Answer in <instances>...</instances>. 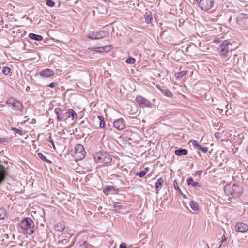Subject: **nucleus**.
I'll use <instances>...</instances> for the list:
<instances>
[{
	"mask_svg": "<svg viewBox=\"0 0 248 248\" xmlns=\"http://www.w3.org/2000/svg\"><path fill=\"white\" fill-rule=\"evenodd\" d=\"M6 104L8 105H11L12 107L15 108L17 110L22 111L23 105L20 101L14 100V98L8 99L6 102Z\"/></svg>",
	"mask_w": 248,
	"mask_h": 248,
	"instance_id": "nucleus-8",
	"label": "nucleus"
},
{
	"mask_svg": "<svg viewBox=\"0 0 248 248\" xmlns=\"http://www.w3.org/2000/svg\"><path fill=\"white\" fill-rule=\"evenodd\" d=\"M4 164H5V165H7V162H4Z\"/></svg>",
	"mask_w": 248,
	"mask_h": 248,
	"instance_id": "nucleus-52",
	"label": "nucleus"
},
{
	"mask_svg": "<svg viewBox=\"0 0 248 248\" xmlns=\"http://www.w3.org/2000/svg\"><path fill=\"white\" fill-rule=\"evenodd\" d=\"M29 38L31 40L40 41L43 39L42 35H38L33 33H30L28 35Z\"/></svg>",
	"mask_w": 248,
	"mask_h": 248,
	"instance_id": "nucleus-19",
	"label": "nucleus"
},
{
	"mask_svg": "<svg viewBox=\"0 0 248 248\" xmlns=\"http://www.w3.org/2000/svg\"><path fill=\"white\" fill-rule=\"evenodd\" d=\"M90 122L88 120L82 121L79 124L80 128H81L83 131H84L86 129H90Z\"/></svg>",
	"mask_w": 248,
	"mask_h": 248,
	"instance_id": "nucleus-21",
	"label": "nucleus"
},
{
	"mask_svg": "<svg viewBox=\"0 0 248 248\" xmlns=\"http://www.w3.org/2000/svg\"><path fill=\"white\" fill-rule=\"evenodd\" d=\"M166 32V31H164L163 32H161L160 34V36L161 37H162L163 36H165V33Z\"/></svg>",
	"mask_w": 248,
	"mask_h": 248,
	"instance_id": "nucleus-47",
	"label": "nucleus"
},
{
	"mask_svg": "<svg viewBox=\"0 0 248 248\" xmlns=\"http://www.w3.org/2000/svg\"><path fill=\"white\" fill-rule=\"evenodd\" d=\"M219 135V133L218 132H216L215 134V136L216 137H217V136H218Z\"/></svg>",
	"mask_w": 248,
	"mask_h": 248,
	"instance_id": "nucleus-50",
	"label": "nucleus"
},
{
	"mask_svg": "<svg viewBox=\"0 0 248 248\" xmlns=\"http://www.w3.org/2000/svg\"><path fill=\"white\" fill-rule=\"evenodd\" d=\"M113 206L117 210H122L123 209V206L120 205V203L117 202H113Z\"/></svg>",
	"mask_w": 248,
	"mask_h": 248,
	"instance_id": "nucleus-38",
	"label": "nucleus"
},
{
	"mask_svg": "<svg viewBox=\"0 0 248 248\" xmlns=\"http://www.w3.org/2000/svg\"><path fill=\"white\" fill-rule=\"evenodd\" d=\"M114 127L119 130H122L125 127L124 120L119 118L113 122Z\"/></svg>",
	"mask_w": 248,
	"mask_h": 248,
	"instance_id": "nucleus-10",
	"label": "nucleus"
},
{
	"mask_svg": "<svg viewBox=\"0 0 248 248\" xmlns=\"http://www.w3.org/2000/svg\"><path fill=\"white\" fill-rule=\"evenodd\" d=\"M6 215V211L2 208H0V219H4Z\"/></svg>",
	"mask_w": 248,
	"mask_h": 248,
	"instance_id": "nucleus-33",
	"label": "nucleus"
},
{
	"mask_svg": "<svg viewBox=\"0 0 248 248\" xmlns=\"http://www.w3.org/2000/svg\"><path fill=\"white\" fill-rule=\"evenodd\" d=\"M149 171V168L148 167H146L144 169L141 170L140 172H137L136 173V176H138L139 177H144Z\"/></svg>",
	"mask_w": 248,
	"mask_h": 248,
	"instance_id": "nucleus-27",
	"label": "nucleus"
},
{
	"mask_svg": "<svg viewBox=\"0 0 248 248\" xmlns=\"http://www.w3.org/2000/svg\"><path fill=\"white\" fill-rule=\"evenodd\" d=\"M111 46H104L100 47L98 48H96L97 49L96 51L99 52H108L110 50Z\"/></svg>",
	"mask_w": 248,
	"mask_h": 248,
	"instance_id": "nucleus-23",
	"label": "nucleus"
},
{
	"mask_svg": "<svg viewBox=\"0 0 248 248\" xmlns=\"http://www.w3.org/2000/svg\"><path fill=\"white\" fill-rule=\"evenodd\" d=\"M224 191L227 196H232L233 197L234 190L232 185H227L224 187Z\"/></svg>",
	"mask_w": 248,
	"mask_h": 248,
	"instance_id": "nucleus-15",
	"label": "nucleus"
},
{
	"mask_svg": "<svg viewBox=\"0 0 248 248\" xmlns=\"http://www.w3.org/2000/svg\"><path fill=\"white\" fill-rule=\"evenodd\" d=\"M164 180L162 178H159L155 185V188L156 191V193H158V191L162 188Z\"/></svg>",
	"mask_w": 248,
	"mask_h": 248,
	"instance_id": "nucleus-17",
	"label": "nucleus"
},
{
	"mask_svg": "<svg viewBox=\"0 0 248 248\" xmlns=\"http://www.w3.org/2000/svg\"><path fill=\"white\" fill-rule=\"evenodd\" d=\"M242 17H240L239 18L241 19V20L243 22L245 23L246 22H248V16H246L245 14H242Z\"/></svg>",
	"mask_w": 248,
	"mask_h": 248,
	"instance_id": "nucleus-41",
	"label": "nucleus"
},
{
	"mask_svg": "<svg viewBox=\"0 0 248 248\" xmlns=\"http://www.w3.org/2000/svg\"><path fill=\"white\" fill-rule=\"evenodd\" d=\"M136 60L133 57H129L126 60V63L127 64H132L135 62Z\"/></svg>",
	"mask_w": 248,
	"mask_h": 248,
	"instance_id": "nucleus-34",
	"label": "nucleus"
},
{
	"mask_svg": "<svg viewBox=\"0 0 248 248\" xmlns=\"http://www.w3.org/2000/svg\"><path fill=\"white\" fill-rule=\"evenodd\" d=\"M98 119L100 121L99 123V127L100 128H105V122L104 120V118L103 116L101 115H98L97 116Z\"/></svg>",
	"mask_w": 248,
	"mask_h": 248,
	"instance_id": "nucleus-29",
	"label": "nucleus"
},
{
	"mask_svg": "<svg viewBox=\"0 0 248 248\" xmlns=\"http://www.w3.org/2000/svg\"><path fill=\"white\" fill-rule=\"evenodd\" d=\"M202 170H198L196 173H195V175H197V176H200L202 173Z\"/></svg>",
	"mask_w": 248,
	"mask_h": 248,
	"instance_id": "nucleus-45",
	"label": "nucleus"
},
{
	"mask_svg": "<svg viewBox=\"0 0 248 248\" xmlns=\"http://www.w3.org/2000/svg\"><path fill=\"white\" fill-rule=\"evenodd\" d=\"M221 244H222V243H221L220 245H219V246L218 247V248H220L221 247Z\"/></svg>",
	"mask_w": 248,
	"mask_h": 248,
	"instance_id": "nucleus-53",
	"label": "nucleus"
},
{
	"mask_svg": "<svg viewBox=\"0 0 248 248\" xmlns=\"http://www.w3.org/2000/svg\"><path fill=\"white\" fill-rule=\"evenodd\" d=\"M173 185H174V189L177 191H178L180 193V194L182 195V197L184 199H186L187 198V197L186 195H185L184 193H183V192L181 191V189L178 187V184L177 183L176 180L174 181Z\"/></svg>",
	"mask_w": 248,
	"mask_h": 248,
	"instance_id": "nucleus-24",
	"label": "nucleus"
},
{
	"mask_svg": "<svg viewBox=\"0 0 248 248\" xmlns=\"http://www.w3.org/2000/svg\"><path fill=\"white\" fill-rule=\"evenodd\" d=\"M228 40H225L219 45V47L217 48V52L224 58L226 57L228 54Z\"/></svg>",
	"mask_w": 248,
	"mask_h": 248,
	"instance_id": "nucleus-5",
	"label": "nucleus"
},
{
	"mask_svg": "<svg viewBox=\"0 0 248 248\" xmlns=\"http://www.w3.org/2000/svg\"><path fill=\"white\" fill-rule=\"evenodd\" d=\"M109 35V32L108 31L102 30L96 32H93L92 34H88L87 38L92 40H98L103 38Z\"/></svg>",
	"mask_w": 248,
	"mask_h": 248,
	"instance_id": "nucleus-4",
	"label": "nucleus"
},
{
	"mask_svg": "<svg viewBox=\"0 0 248 248\" xmlns=\"http://www.w3.org/2000/svg\"><path fill=\"white\" fill-rule=\"evenodd\" d=\"M86 152L84 146L80 144H77L75 147L74 156L76 159L81 160L85 157Z\"/></svg>",
	"mask_w": 248,
	"mask_h": 248,
	"instance_id": "nucleus-3",
	"label": "nucleus"
},
{
	"mask_svg": "<svg viewBox=\"0 0 248 248\" xmlns=\"http://www.w3.org/2000/svg\"><path fill=\"white\" fill-rule=\"evenodd\" d=\"M93 158L96 163L109 164L112 161L111 156L106 152H98L93 155Z\"/></svg>",
	"mask_w": 248,
	"mask_h": 248,
	"instance_id": "nucleus-2",
	"label": "nucleus"
},
{
	"mask_svg": "<svg viewBox=\"0 0 248 248\" xmlns=\"http://www.w3.org/2000/svg\"><path fill=\"white\" fill-rule=\"evenodd\" d=\"M135 100L141 108L152 107V104L150 101L141 95H138L136 97Z\"/></svg>",
	"mask_w": 248,
	"mask_h": 248,
	"instance_id": "nucleus-6",
	"label": "nucleus"
},
{
	"mask_svg": "<svg viewBox=\"0 0 248 248\" xmlns=\"http://www.w3.org/2000/svg\"><path fill=\"white\" fill-rule=\"evenodd\" d=\"M8 141L7 138H0V144H3Z\"/></svg>",
	"mask_w": 248,
	"mask_h": 248,
	"instance_id": "nucleus-43",
	"label": "nucleus"
},
{
	"mask_svg": "<svg viewBox=\"0 0 248 248\" xmlns=\"http://www.w3.org/2000/svg\"><path fill=\"white\" fill-rule=\"evenodd\" d=\"M30 87H29V86H28V87H27V88H26V91L27 92H28V91L30 90Z\"/></svg>",
	"mask_w": 248,
	"mask_h": 248,
	"instance_id": "nucleus-49",
	"label": "nucleus"
},
{
	"mask_svg": "<svg viewBox=\"0 0 248 248\" xmlns=\"http://www.w3.org/2000/svg\"><path fill=\"white\" fill-rule=\"evenodd\" d=\"M11 68L7 66H4L2 69V73L5 75H7L10 72Z\"/></svg>",
	"mask_w": 248,
	"mask_h": 248,
	"instance_id": "nucleus-32",
	"label": "nucleus"
},
{
	"mask_svg": "<svg viewBox=\"0 0 248 248\" xmlns=\"http://www.w3.org/2000/svg\"><path fill=\"white\" fill-rule=\"evenodd\" d=\"M112 190L118 192L119 189L118 188L116 189L113 186L106 185L103 189V193L105 194V195L107 196L109 194V192Z\"/></svg>",
	"mask_w": 248,
	"mask_h": 248,
	"instance_id": "nucleus-16",
	"label": "nucleus"
},
{
	"mask_svg": "<svg viewBox=\"0 0 248 248\" xmlns=\"http://www.w3.org/2000/svg\"><path fill=\"white\" fill-rule=\"evenodd\" d=\"M46 4L50 7H52L55 5V2L51 0H46Z\"/></svg>",
	"mask_w": 248,
	"mask_h": 248,
	"instance_id": "nucleus-39",
	"label": "nucleus"
},
{
	"mask_svg": "<svg viewBox=\"0 0 248 248\" xmlns=\"http://www.w3.org/2000/svg\"><path fill=\"white\" fill-rule=\"evenodd\" d=\"M192 143L193 147L196 149H198V148L199 147L200 145L196 140H191L189 142V143Z\"/></svg>",
	"mask_w": 248,
	"mask_h": 248,
	"instance_id": "nucleus-35",
	"label": "nucleus"
},
{
	"mask_svg": "<svg viewBox=\"0 0 248 248\" xmlns=\"http://www.w3.org/2000/svg\"><path fill=\"white\" fill-rule=\"evenodd\" d=\"M188 71H182L176 73L175 74V76L176 79H180L183 76L187 75Z\"/></svg>",
	"mask_w": 248,
	"mask_h": 248,
	"instance_id": "nucleus-28",
	"label": "nucleus"
},
{
	"mask_svg": "<svg viewBox=\"0 0 248 248\" xmlns=\"http://www.w3.org/2000/svg\"><path fill=\"white\" fill-rule=\"evenodd\" d=\"M58 85V84L57 82H52L50 84L47 85L46 87H49L51 88H55Z\"/></svg>",
	"mask_w": 248,
	"mask_h": 248,
	"instance_id": "nucleus-42",
	"label": "nucleus"
},
{
	"mask_svg": "<svg viewBox=\"0 0 248 248\" xmlns=\"http://www.w3.org/2000/svg\"><path fill=\"white\" fill-rule=\"evenodd\" d=\"M207 246L208 248H209V247L208 244H207Z\"/></svg>",
	"mask_w": 248,
	"mask_h": 248,
	"instance_id": "nucleus-55",
	"label": "nucleus"
},
{
	"mask_svg": "<svg viewBox=\"0 0 248 248\" xmlns=\"http://www.w3.org/2000/svg\"><path fill=\"white\" fill-rule=\"evenodd\" d=\"M161 93L165 96L168 97H171L173 96V94L168 89L164 88L163 89L161 90Z\"/></svg>",
	"mask_w": 248,
	"mask_h": 248,
	"instance_id": "nucleus-26",
	"label": "nucleus"
},
{
	"mask_svg": "<svg viewBox=\"0 0 248 248\" xmlns=\"http://www.w3.org/2000/svg\"><path fill=\"white\" fill-rule=\"evenodd\" d=\"M145 22L147 24H150L151 23L153 18L152 16V13L151 11H148L145 13V14L144 15Z\"/></svg>",
	"mask_w": 248,
	"mask_h": 248,
	"instance_id": "nucleus-22",
	"label": "nucleus"
},
{
	"mask_svg": "<svg viewBox=\"0 0 248 248\" xmlns=\"http://www.w3.org/2000/svg\"><path fill=\"white\" fill-rule=\"evenodd\" d=\"M11 130L16 133H17L19 135H23V132L22 130L16 128V127H12Z\"/></svg>",
	"mask_w": 248,
	"mask_h": 248,
	"instance_id": "nucleus-37",
	"label": "nucleus"
},
{
	"mask_svg": "<svg viewBox=\"0 0 248 248\" xmlns=\"http://www.w3.org/2000/svg\"><path fill=\"white\" fill-rule=\"evenodd\" d=\"M189 206L194 211H198L199 210L198 204L194 201H191L190 202Z\"/></svg>",
	"mask_w": 248,
	"mask_h": 248,
	"instance_id": "nucleus-25",
	"label": "nucleus"
},
{
	"mask_svg": "<svg viewBox=\"0 0 248 248\" xmlns=\"http://www.w3.org/2000/svg\"><path fill=\"white\" fill-rule=\"evenodd\" d=\"M101 209H102V207H99L98 210H100Z\"/></svg>",
	"mask_w": 248,
	"mask_h": 248,
	"instance_id": "nucleus-54",
	"label": "nucleus"
},
{
	"mask_svg": "<svg viewBox=\"0 0 248 248\" xmlns=\"http://www.w3.org/2000/svg\"><path fill=\"white\" fill-rule=\"evenodd\" d=\"M67 113L68 114V118L71 117L73 120L78 118V114L73 109H67Z\"/></svg>",
	"mask_w": 248,
	"mask_h": 248,
	"instance_id": "nucleus-20",
	"label": "nucleus"
},
{
	"mask_svg": "<svg viewBox=\"0 0 248 248\" xmlns=\"http://www.w3.org/2000/svg\"><path fill=\"white\" fill-rule=\"evenodd\" d=\"M186 181L188 186H191L192 187L198 189L202 186L199 183L194 181L193 178L191 177H188Z\"/></svg>",
	"mask_w": 248,
	"mask_h": 248,
	"instance_id": "nucleus-14",
	"label": "nucleus"
},
{
	"mask_svg": "<svg viewBox=\"0 0 248 248\" xmlns=\"http://www.w3.org/2000/svg\"><path fill=\"white\" fill-rule=\"evenodd\" d=\"M48 142H49V143H50L52 146H53V147H55V144H54V142L53 141V139H52L51 137H50L48 139Z\"/></svg>",
	"mask_w": 248,
	"mask_h": 248,
	"instance_id": "nucleus-44",
	"label": "nucleus"
},
{
	"mask_svg": "<svg viewBox=\"0 0 248 248\" xmlns=\"http://www.w3.org/2000/svg\"><path fill=\"white\" fill-rule=\"evenodd\" d=\"M55 229L57 231L62 232L64 230V227H63V225L60 223L58 224L55 226Z\"/></svg>",
	"mask_w": 248,
	"mask_h": 248,
	"instance_id": "nucleus-36",
	"label": "nucleus"
},
{
	"mask_svg": "<svg viewBox=\"0 0 248 248\" xmlns=\"http://www.w3.org/2000/svg\"><path fill=\"white\" fill-rule=\"evenodd\" d=\"M235 230L237 232H244L248 230V226L244 223L238 222L235 225Z\"/></svg>",
	"mask_w": 248,
	"mask_h": 248,
	"instance_id": "nucleus-12",
	"label": "nucleus"
},
{
	"mask_svg": "<svg viewBox=\"0 0 248 248\" xmlns=\"http://www.w3.org/2000/svg\"><path fill=\"white\" fill-rule=\"evenodd\" d=\"M246 151H247V154L248 155V146L247 147Z\"/></svg>",
	"mask_w": 248,
	"mask_h": 248,
	"instance_id": "nucleus-51",
	"label": "nucleus"
},
{
	"mask_svg": "<svg viewBox=\"0 0 248 248\" xmlns=\"http://www.w3.org/2000/svg\"><path fill=\"white\" fill-rule=\"evenodd\" d=\"M174 153L177 156L185 155H187L188 150L186 149L179 148L175 151Z\"/></svg>",
	"mask_w": 248,
	"mask_h": 248,
	"instance_id": "nucleus-18",
	"label": "nucleus"
},
{
	"mask_svg": "<svg viewBox=\"0 0 248 248\" xmlns=\"http://www.w3.org/2000/svg\"><path fill=\"white\" fill-rule=\"evenodd\" d=\"M156 87L161 92V90H162L163 88H161L160 85H156Z\"/></svg>",
	"mask_w": 248,
	"mask_h": 248,
	"instance_id": "nucleus-48",
	"label": "nucleus"
},
{
	"mask_svg": "<svg viewBox=\"0 0 248 248\" xmlns=\"http://www.w3.org/2000/svg\"><path fill=\"white\" fill-rule=\"evenodd\" d=\"M8 165L7 167H5L4 165L0 164V185L4 181L6 177L8 175Z\"/></svg>",
	"mask_w": 248,
	"mask_h": 248,
	"instance_id": "nucleus-9",
	"label": "nucleus"
},
{
	"mask_svg": "<svg viewBox=\"0 0 248 248\" xmlns=\"http://www.w3.org/2000/svg\"><path fill=\"white\" fill-rule=\"evenodd\" d=\"M74 248H87L84 242H78L76 244Z\"/></svg>",
	"mask_w": 248,
	"mask_h": 248,
	"instance_id": "nucleus-31",
	"label": "nucleus"
},
{
	"mask_svg": "<svg viewBox=\"0 0 248 248\" xmlns=\"http://www.w3.org/2000/svg\"><path fill=\"white\" fill-rule=\"evenodd\" d=\"M226 240V237L223 235L222 237V240L221 243H222L223 242L225 241Z\"/></svg>",
	"mask_w": 248,
	"mask_h": 248,
	"instance_id": "nucleus-46",
	"label": "nucleus"
},
{
	"mask_svg": "<svg viewBox=\"0 0 248 248\" xmlns=\"http://www.w3.org/2000/svg\"><path fill=\"white\" fill-rule=\"evenodd\" d=\"M197 149L201 151L204 153H205L208 151V148L207 147H202L200 145L199 147H198Z\"/></svg>",
	"mask_w": 248,
	"mask_h": 248,
	"instance_id": "nucleus-40",
	"label": "nucleus"
},
{
	"mask_svg": "<svg viewBox=\"0 0 248 248\" xmlns=\"http://www.w3.org/2000/svg\"><path fill=\"white\" fill-rule=\"evenodd\" d=\"M233 189L234 190L233 198H237L240 197L242 194L243 189L239 185L233 184L232 185Z\"/></svg>",
	"mask_w": 248,
	"mask_h": 248,
	"instance_id": "nucleus-11",
	"label": "nucleus"
},
{
	"mask_svg": "<svg viewBox=\"0 0 248 248\" xmlns=\"http://www.w3.org/2000/svg\"><path fill=\"white\" fill-rule=\"evenodd\" d=\"M19 226L28 235L32 234L35 231V224L31 219L25 217L19 223Z\"/></svg>",
	"mask_w": 248,
	"mask_h": 248,
	"instance_id": "nucleus-1",
	"label": "nucleus"
},
{
	"mask_svg": "<svg viewBox=\"0 0 248 248\" xmlns=\"http://www.w3.org/2000/svg\"><path fill=\"white\" fill-rule=\"evenodd\" d=\"M38 156L44 162L48 163L49 164H51L52 162L49 160L47 159L46 156H45L42 153H37Z\"/></svg>",
	"mask_w": 248,
	"mask_h": 248,
	"instance_id": "nucleus-30",
	"label": "nucleus"
},
{
	"mask_svg": "<svg viewBox=\"0 0 248 248\" xmlns=\"http://www.w3.org/2000/svg\"><path fill=\"white\" fill-rule=\"evenodd\" d=\"M55 113L57 115V120L59 122L61 121L62 119H68L67 110L62 109L60 108H57L55 109Z\"/></svg>",
	"mask_w": 248,
	"mask_h": 248,
	"instance_id": "nucleus-7",
	"label": "nucleus"
},
{
	"mask_svg": "<svg viewBox=\"0 0 248 248\" xmlns=\"http://www.w3.org/2000/svg\"><path fill=\"white\" fill-rule=\"evenodd\" d=\"M39 74L44 78H47L53 76L54 72L52 69L47 68L39 72Z\"/></svg>",
	"mask_w": 248,
	"mask_h": 248,
	"instance_id": "nucleus-13",
	"label": "nucleus"
}]
</instances>
